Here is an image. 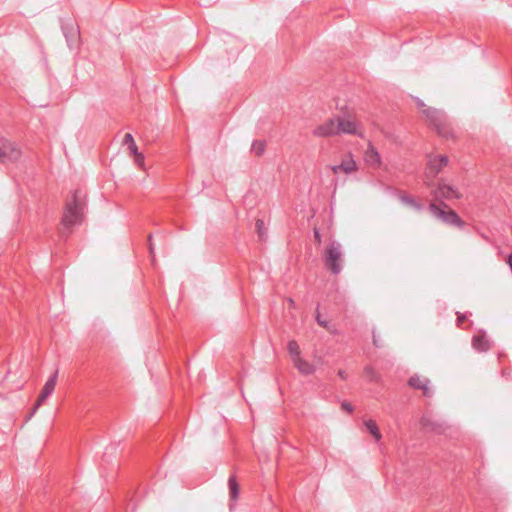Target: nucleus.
Masks as SVG:
<instances>
[{
  "label": "nucleus",
  "instance_id": "1",
  "mask_svg": "<svg viewBox=\"0 0 512 512\" xmlns=\"http://www.w3.org/2000/svg\"><path fill=\"white\" fill-rule=\"evenodd\" d=\"M84 198L85 194L81 190H75L67 200L62 217V234H68L73 225L81 223L85 207Z\"/></svg>",
  "mask_w": 512,
  "mask_h": 512
},
{
  "label": "nucleus",
  "instance_id": "2",
  "mask_svg": "<svg viewBox=\"0 0 512 512\" xmlns=\"http://www.w3.org/2000/svg\"><path fill=\"white\" fill-rule=\"evenodd\" d=\"M416 105L426 121L439 135L446 138L453 136L447 122V116L442 110L427 106L421 98H417Z\"/></svg>",
  "mask_w": 512,
  "mask_h": 512
},
{
  "label": "nucleus",
  "instance_id": "3",
  "mask_svg": "<svg viewBox=\"0 0 512 512\" xmlns=\"http://www.w3.org/2000/svg\"><path fill=\"white\" fill-rule=\"evenodd\" d=\"M323 260L325 267L330 270L332 274H340L343 262L342 245L337 241H331L324 251Z\"/></svg>",
  "mask_w": 512,
  "mask_h": 512
},
{
  "label": "nucleus",
  "instance_id": "4",
  "mask_svg": "<svg viewBox=\"0 0 512 512\" xmlns=\"http://www.w3.org/2000/svg\"><path fill=\"white\" fill-rule=\"evenodd\" d=\"M441 206L443 208L436 205L435 203H430L428 209L434 217L440 219L448 225L457 226L459 228L464 226V222L454 210H445L448 208V206L443 202H441Z\"/></svg>",
  "mask_w": 512,
  "mask_h": 512
},
{
  "label": "nucleus",
  "instance_id": "5",
  "mask_svg": "<svg viewBox=\"0 0 512 512\" xmlns=\"http://www.w3.org/2000/svg\"><path fill=\"white\" fill-rule=\"evenodd\" d=\"M20 156L21 150L15 143L0 137V163L15 162Z\"/></svg>",
  "mask_w": 512,
  "mask_h": 512
},
{
  "label": "nucleus",
  "instance_id": "6",
  "mask_svg": "<svg viewBox=\"0 0 512 512\" xmlns=\"http://www.w3.org/2000/svg\"><path fill=\"white\" fill-rule=\"evenodd\" d=\"M329 168L335 175L339 174L340 172L349 175L358 170V165L354 160L353 155L350 152H348L343 156L340 164L330 165Z\"/></svg>",
  "mask_w": 512,
  "mask_h": 512
},
{
  "label": "nucleus",
  "instance_id": "7",
  "mask_svg": "<svg viewBox=\"0 0 512 512\" xmlns=\"http://www.w3.org/2000/svg\"><path fill=\"white\" fill-rule=\"evenodd\" d=\"M312 134L316 137H331L339 135L336 117L330 118L321 125L317 126L312 131Z\"/></svg>",
  "mask_w": 512,
  "mask_h": 512
},
{
  "label": "nucleus",
  "instance_id": "8",
  "mask_svg": "<svg viewBox=\"0 0 512 512\" xmlns=\"http://www.w3.org/2000/svg\"><path fill=\"white\" fill-rule=\"evenodd\" d=\"M408 385L414 389L421 390L423 395L426 397L432 396V390L430 389V380L420 375H413L408 380Z\"/></svg>",
  "mask_w": 512,
  "mask_h": 512
},
{
  "label": "nucleus",
  "instance_id": "9",
  "mask_svg": "<svg viewBox=\"0 0 512 512\" xmlns=\"http://www.w3.org/2000/svg\"><path fill=\"white\" fill-rule=\"evenodd\" d=\"M433 195L437 200L460 198L457 189L445 183H439L438 187L433 191Z\"/></svg>",
  "mask_w": 512,
  "mask_h": 512
},
{
  "label": "nucleus",
  "instance_id": "10",
  "mask_svg": "<svg viewBox=\"0 0 512 512\" xmlns=\"http://www.w3.org/2000/svg\"><path fill=\"white\" fill-rule=\"evenodd\" d=\"M337 127H338V134H350V135H357L358 134V127L357 123L348 118L337 116Z\"/></svg>",
  "mask_w": 512,
  "mask_h": 512
},
{
  "label": "nucleus",
  "instance_id": "11",
  "mask_svg": "<svg viewBox=\"0 0 512 512\" xmlns=\"http://www.w3.org/2000/svg\"><path fill=\"white\" fill-rule=\"evenodd\" d=\"M448 164V157L445 155H438L432 157L428 161L427 176L436 177L438 173Z\"/></svg>",
  "mask_w": 512,
  "mask_h": 512
},
{
  "label": "nucleus",
  "instance_id": "12",
  "mask_svg": "<svg viewBox=\"0 0 512 512\" xmlns=\"http://www.w3.org/2000/svg\"><path fill=\"white\" fill-rule=\"evenodd\" d=\"M472 346L479 352H486L490 349L491 345L485 334H478L472 338Z\"/></svg>",
  "mask_w": 512,
  "mask_h": 512
},
{
  "label": "nucleus",
  "instance_id": "13",
  "mask_svg": "<svg viewBox=\"0 0 512 512\" xmlns=\"http://www.w3.org/2000/svg\"><path fill=\"white\" fill-rule=\"evenodd\" d=\"M294 366L298 369V371L303 375H310L314 373L315 367L302 357L296 358L293 361Z\"/></svg>",
  "mask_w": 512,
  "mask_h": 512
},
{
  "label": "nucleus",
  "instance_id": "14",
  "mask_svg": "<svg viewBox=\"0 0 512 512\" xmlns=\"http://www.w3.org/2000/svg\"><path fill=\"white\" fill-rule=\"evenodd\" d=\"M399 200L401 201L402 204L407 205L418 212H421L424 210V205L421 202H419L418 200H416L411 195L401 194L399 196Z\"/></svg>",
  "mask_w": 512,
  "mask_h": 512
},
{
  "label": "nucleus",
  "instance_id": "15",
  "mask_svg": "<svg viewBox=\"0 0 512 512\" xmlns=\"http://www.w3.org/2000/svg\"><path fill=\"white\" fill-rule=\"evenodd\" d=\"M365 161L367 164L371 166H379L381 163V158L378 151L373 147L369 146L365 151Z\"/></svg>",
  "mask_w": 512,
  "mask_h": 512
},
{
  "label": "nucleus",
  "instance_id": "16",
  "mask_svg": "<svg viewBox=\"0 0 512 512\" xmlns=\"http://www.w3.org/2000/svg\"><path fill=\"white\" fill-rule=\"evenodd\" d=\"M420 424L424 429L430 430V431L438 432L442 429L441 424L435 422L431 417L426 416V415L421 418Z\"/></svg>",
  "mask_w": 512,
  "mask_h": 512
},
{
  "label": "nucleus",
  "instance_id": "17",
  "mask_svg": "<svg viewBox=\"0 0 512 512\" xmlns=\"http://www.w3.org/2000/svg\"><path fill=\"white\" fill-rule=\"evenodd\" d=\"M228 487H229L230 499L232 501H236L238 499V496H239L240 488H239V484H238L235 476H230L229 477V479H228Z\"/></svg>",
  "mask_w": 512,
  "mask_h": 512
},
{
  "label": "nucleus",
  "instance_id": "18",
  "mask_svg": "<svg viewBox=\"0 0 512 512\" xmlns=\"http://www.w3.org/2000/svg\"><path fill=\"white\" fill-rule=\"evenodd\" d=\"M50 390H46L44 387L41 390V393L31 411V413L28 415L27 420H29L38 410V408L42 405V403L52 394Z\"/></svg>",
  "mask_w": 512,
  "mask_h": 512
},
{
  "label": "nucleus",
  "instance_id": "19",
  "mask_svg": "<svg viewBox=\"0 0 512 512\" xmlns=\"http://www.w3.org/2000/svg\"><path fill=\"white\" fill-rule=\"evenodd\" d=\"M365 426L368 429V431L371 433V435L374 437L376 441H379L381 439V433L378 429V426L375 421L373 420H367L365 421Z\"/></svg>",
  "mask_w": 512,
  "mask_h": 512
},
{
  "label": "nucleus",
  "instance_id": "20",
  "mask_svg": "<svg viewBox=\"0 0 512 512\" xmlns=\"http://www.w3.org/2000/svg\"><path fill=\"white\" fill-rule=\"evenodd\" d=\"M266 149V141L264 140H254L251 146V151L256 156H262Z\"/></svg>",
  "mask_w": 512,
  "mask_h": 512
},
{
  "label": "nucleus",
  "instance_id": "21",
  "mask_svg": "<svg viewBox=\"0 0 512 512\" xmlns=\"http://www.w3.org/2000/svg\"><path fill=\"white\" fill-rule=\"evenodd\" d=\"M288 352L291 356L292 362L296 359L301 357L300 356V348L298 343L295 340H290L287 345Z\"/></svg>",
  "mask_w": 512,
  "mask_h": 512
},
{
  "label": "nucleus",
  "instance_id": "22",
  "mask_svg": "<svg viewBox=\"0 0 512 512\" xmlns=\"http://www.w3.org/2000/svg\"><path fill=\"white\" fill-rule=\"evenodd\" d=\"M123 144L128 146L129 153H136L138 150L132 134L126 133L123 139Z\"/></svg>",
  "mask_w": 512,
  "mask_h": 512
},
{
  "label": "nucleus",
  "instance_id": "23",
  "mask_svg": "<svg viewBox=\"0 0 512 512\" xmlns=\"http://www.w3.org/2000/svg\"><path fill=\"white\" fill-rule=\"evenodd\" d=\"M364 377L370 382H377L379 380V375L371 366L364 368Z\"/></svg>",
  "mask_w": 512,
  "mask_h": 512
},
{
  "label": "nucleus",
  "instance_id": "24",
  "mask_svg": "<svg viewBox=\"0 0 512 512\" xmlns=\"http://www.w3.org/2000/svg\"><path fill=\"white\" fill-rule=\"evenodd\" d=\"M57 378H58V370H56L48 379L47 381L45 382L44 384V388L46 390H50L51 392L54 391L55 389V386H56V383H57Z\"/></svg>",
  "mask_w": 512,
  "mask_h": 512
},
{
  "label": "nucleus",
  "instance_id": "25",
  "mask_svg": "<svg viewBox=\"0 0 512 512\" xmlns=\"http://www.w3.org/2000/svg\"><path fill=\"white\" fill-rule=\"evenodd\" d=\"M316 321H317V323H318L321 327H323V328L327 329L328 331H330V332H332V333H335V334L337 333V330H336V329H335V330H332V329H331V327H330V325H329V322H328L327 320L323 319V318H322V316L320 315V313H319L318 311H317V313H316Z\"/></svg>",
  "mask_w": 512,
  "mask_h": 512
},
{
  "label": "nucleus",
  "instance_id": "26",
  "mask_svg": "<svg viewBox=\"0 0 512 512\" xmlns=\"http://www.w3.org/2000/svg\"><path fill=\"white\" fill-rule=\"evenodd\" d=\"M131 155L134 156L135 164L139 168L144 169V165H145V157H144V155L141 152H139L138 150L136 151V153H131Z\"/></svg>",
  "mask_w": 512,
  "mask_h": 512
},
{
  "label": "nucleus",
  "instance_id": "27",
  "mask_svg": "<svg viewBox=\"0 0 512 512\" xmlns=\"http://www.w3.org/2000/svg\"><path fill=\"white\" fill-rule=\"evenodd\" d=\"M256 230H257V233H258V236L261 238V239H264V235H265V231H264V221L261 220V219H258L256 221Z\"/></svg>",
  "mask_w": 512,
  "mask_h": 512
},
{
  "label": "nucleus",
  "instance_id": "28",
  "mask_svg": "<svg viewBox=\"0 0 512 512\" xmlns=\"http://www.w3.org/2000/svg\"><path fill=\"white\" fill-rule=\"evenodd\" d=\"M148 244H149V252H150L151 256L154 257V245L152 243V235L151 234L148 236Z\"/></svg>",
  "mask_w": 512,
  "mask_h": 512
},
{
  "label": "nucleus",
  "instance_id": "29",
  "mask_svg": "<svg viewBox=\"0 0 512 512\" xmlns=\"http://www.w3.org/2000/svg\"><path fill=\"white\" fill-rule=\"evenodd\" d=\"M314 238L317 244L321 243V234L317 228H314Z\"/></svg>",
  "mask_w": 512,
  "mask_h": 512
},
{
  "label": "nucleus",
  "instance_id": "30",
  "mask_svg": "<svg viewBox=\"0 0 512 512\" xmlns=\"http://www.w3.org/2000/svg\"><path fill=\"white\" fill-rule=\"evenodd\" d=\"M342 408L344 410H346L347 412H352L353 411V406L350 403H347V402H343L342 403Z\"/></svg>",
  "mask_w": 512,
  "mask_h": 512
},
{
  "label": "nucleus",
  "instance_id": "31",
  "mask_svg": "<svg viewBox=\"0 0 512 512\" xmlns=\"http://www.w3.org/2000/svg\"><path fill=\"white\" fill-rule=\"evenodd\" d=\"M373 345L375 347H381V344L379 343V339L376 337L375 333L373 334Z\"/></svg>",
  "mask_w": 512,
  "mask_h": 512
},
{
  "label": "nucleus",
  "instance_id": "32",
  "mask_svg": "<svg viewBox=\"0 0 512 512\" xmlns=\"http://www.w3.org/2000/svg\"><path fill=\"white\" fill-rule=\"evenodd\" d=\"M338 376H339L341 379H343V380H346V378H347V375H346V373H345V371H344V370H339V371H338Z\"/></svg>",
  "mask_w": 512,
  "mask_h": 512
},
{
  "label": "nucleus",
  "instance_id": "33",
  "mask_svg": "<svg viewBox=\"0 0 512 512\" xmlns=\"http://www.w3.org/2000/svg\"><path fill=\"white\" fill-rule=\"evenodd\" d=\"M465 316H458L457 320L459 323L463 322L465 320Z\"/></svg>",
  "mask_w": 512,
  "mask_h": 512
}]
</instances>
